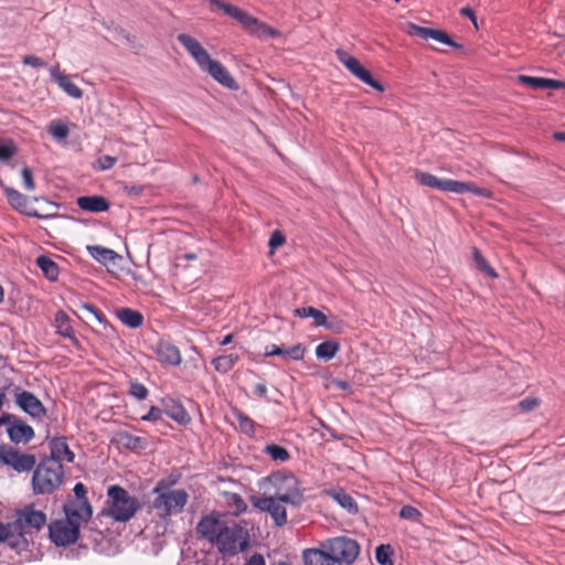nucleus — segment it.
I'll use <instances>...</instances> for the list:
<instances>
[{
  "mask_svg": "<svg viewBox=\"0 0 565 565\" xmlns=\"http://www.w3.org/2000/svg\"><path fill=\"white\" fill-rule=\"evenodd\" d=\"M196 531L203 539L216 545L223 555L234 556L248 546L247 530L235 522L221 520L216 513L202 516Z\"/></svg>",
  "mask_w": 565,
  "mask_h": 565,
  "instance_id": "obj_1",
  "label": "nucleus"
},
{
  "mask_svg": "<svg viewBox=\"0 0 565 565\" xmlns=\"http://www.w3.org/2000/svg\"><path fill=\"white\" fill-rule=\"evenodd\" d=\"M65 519L56 520L49 525V536L56 546H67L77 541L81 527L93 514L85 503H74L63 507Z\"/></svg>",
  "mask_w": 565,
  "mask_h": 565,
  "instance_id": "obj_2",
  "label": "nucleus"
},
{
  "mask_svg": "<svg viewBox=\"0 0 565 565\" xmlns=\"http://www.w3.org/2000/svg\"><path fill=\"white\" fill-rule=\"evenodd\" d=\"M178 42L186 50L201 71L207 73L214 81L230 89H237L238 85L227 68L218 61L212 60L207 51L193 36L181 33Z\"/></svg>",
  "mask_w": 565,
  "mask_h": 565,
  "instance_id": "obj_3",
  "label": "nucleus"
},
{
  "mask_svg": "<svg viewBox=\"0 0 565 565\" xmlns=\"http://www.w3.org/2000/svg\"><path fill=\"white\" fill-rule=\"evenodd\" d=\"M141 509L139 499L131 495L124 487L114 484L107 489V499L104 509L97 519L110 518L115 522L126 523L130 521Z\"/></svg>",
  "mask_w": 565,
  "mask_h": 565,
  "instance_id": "obj_4",
  "label": "nucleus"
},
{
  "mask_svg": "<svg viewBox=\"0 0 565 565\" xmlns=\"http://www.w3.org/2000/svg\"><path fill=\"white\" fill-rule=\"evenodd\" d=\"M152 492L156 497L151 507L156 514L163 520L181 513L189 500V494L184 489L172 490L171 483L166 479L159 480Z\"/></svg>",
  "mask_w": 565,
  "mask_h": 565,
  "instance_id": "obj_5",
  "label": "nucleus"
},
{
  "mask_svg": "<svg viewBox=\"0 0 565 565\" xmlns=\"http://www.w3.org/2000/svg\"><path fill=\"white\" fill-rule=\"evenodd\" d=\"M302 502L303 495L298 489L271 497H252L253 505L259 511L269 513L277 526H282L287 523V512L282 503L300 507Z\"/></svg>",
  "mask_w": 565,
  "mask_h": 565,
  "instance_id": "obj_6",
  "label": "nucleus"
},
{
  "mask_svg": "<svg viewBox=\"0 0 565 565\" xmlns=\"http://www.w3.org/2000/svg\"><path fill=\"white\" fill-rule=\"evenodd\" d=\"M33 469L31 484L34 494H52L63 483L64 467L53 459H42Z\"/></svg>",
  "mask_w": 565,
  "mask_h": 565,
  "instance_id": "obj_7",
  "label": "nucleus"
},
{
  "mask_svg": "<svg viewBox=\"0 0 565 565\" xmlns=\"http://www.w3.org/2000/svg\"><path fill=\"white\" fill-rule=\"evenodd\" d=\"M211 4L224 11L225 14L236 20L246 32L259 39L275 38L278 31L253 17L241 8L225 3L221 0H207Z\"/></svg>",
  "mask_w": 565,
  "mask_h": 565,
  "instance_id": "obj_8",
  "label": "nucleus"
},
{
  "mask_svg": "<svg viewBox=\"0 0 565 565\" xmlns=\"http://www.w3.org/2000/svg\"><path fill=\"white\" fill-rule=\"evenodd\" d=\"M323 548L330 553L341 565H351L360 554V545L353 539L338 536L330 539L323 545Z\"/></svg>",
  "mask_w": 565,
  "mask_h": 565,
  "instance_id": "obj_9",
  "label": "nucleus"
},
{
  "mask_svg": "<svg viewBox=\"0 0 565 565\" xmlns=\"http://www.w3.org/2000/svg\"><path fill=\"white\" fill-rule=\"evenodd\" d=\"M45 524L46 514L43 511L36 510L33 504H29L18 511L13 526L21 534H28L39 532Z\"/></svg>",
  "mask_w": 565,
  "mask_h": 565,
  "instance_id": "obj_10",
  "label": "nucleus"
},
{
  "mask_svg": "<svg viewBox=\"0 0 565 565\" xmlns=\"http://www.w3.org/2000/svg\"><path fill=\"white\" fill-rule=\"evenodd\" d=\"M335 56L338 61L345 66V68L359 78L364 84L371 86L377 92H384V86L376 79L373 78L371 72L366 70L358 58L349 54L342 49H338L335 51Z\"/></svg>",
  "mask_w": 565,
  "mask_h": 565,
  "instance_id": "obj_11",
  "label": "nucleus"
},
{
  "mask_svg": "<svg viewBox=\"0 0 565 565\" xmlns=\"http://www.w3.org/2000/svg\"><path fill=\"white\" fill-rule=\"evenodd\" d=\"M0 461L19 473L31 471L36 463L34 455L22 454L8 445H0Z\"/></svg>",
  "mask_w": 565,
  "mask_h": 565,
  "instance_id": "obj_12",
  "label": "nucleus"
},
{
  "mask_svg": "<svg viewBox=\"0 0 565 565\" xmlns=\"http://www.w3.org/2000/svg\"><path fill=\"white\" fill-rule=\"evenodd\" d=\"M15 404L32 419L41 420L46 415V408L43 403L32 392L18 388Z\"/></svg>",
  "mask_w": 565,
  "mask_h": 565,
  "instance_id": "obj_13",
  "label": "nucleus"
},
{
  "mask_svg": "<svg viewBox=\"0 0 565 565\" xmlns=\"http://www.w3.org/2000/svg\"><path fill=\"white\" fill-rule=\"evenodd\" d=\"M7 424V434L13 444H28L34 436V429L22 419L11 415V419Z\"/></svg>",
  "mask_w": 565,
  "mask_h": 565,
  "instance_id": "obj_14",
  "label": "nucleus"
},
{
  "mask_svg": "<svg viewBox=\"0 0 565 565\" xmlns=\"http://www.w3.org/2000/svg\"><path fill=\"white\" fill-rule=\"evenodd\" d=\"M406 32L409 35L419 36L420 39L424 40L433 39L437 42H440L452 47H460V45L454 42L451 38L443 30L424 28L409 22L407 23Z\"/></svg>",
  "mask_w": 565,
  "mask_h": 565,
  "instance_id": "obj_15",
  "label": "nucleus"
},
{
  "mask_svg": "<svg viewBox=\"0 0 565 565\" xmlns=\"http://www.w3.org/2000/svg\"><path fill=\"white\" fill-rule=\"evenodd\" d=\"M157 360L166 366H178L182 362V355L178 347L170 341L159 340L154 347Z\"/></svg>",
  "mask_w": 565,
  "mask_h": 565,
  "instance_id": "obj_16",
  "label": "nucleus"
},
{
  "mask_svg": "<svg viewBox=\"0 0 565 565\" xmlns=\"http://www.w3.org/2000/svg\"><path fill=\"white\" fill-rule=\"evenodd\" d=\"M414 178L420 185L437 189L443 192L454 193V190L458 188V185L455 184L456 180L440 179L431 173L424 171H415Z\"/></svg>",
  "mask_w": 565,
  "mask_h": 565,
  "instance_id": "obj_17",
  "label": "nucleus"
},
{
  "mask_svg": "<svg viewBox=\"0 0 565 565\" xmlns=\"http://www.w3.org/2000/svg\"><path fill=\"white\" fill-rule=\"evenodd\" d=\"M3 192L9 204L17 211L32 217L42 218L43 216L38 213L29 203L28 198L20 193L18 190L9 186H3Z\"/></svg>",
  "mask_w": 565,
  "mask_h": 565,
  "instance_id": "obj_18",
  "label": "nucleus"
},
{
  "mask_svg": "<svg viewBox=\"0 0 565 565\" xmlns=\"http://www.w3.org/2000/svg\"><path fill=\"white\" fill-rule=\"evenodd\" d=\"M50 446V456L44 459H53L57 463H62L63 461L73 462L75 455L70 449L65 437H54L49 443Z\"/></svg>",
  "mask_w": 565,
  "mask_h": 565,
  "instance_id": "obj_19",
  "label": "nucleus"
},
{
  "mask_svg": "<svg viewBox=\"0 0 565 565\" xmlns=\"http://www.w3.org/2000/svg\"><path fill=\"white\" fill-rule=\"evenodd\" d=\"M50 75L68 96L73 98H81L83 96V90L71 81L68 75L62 73L58 66L51 67Z\"/></svg>",
  "mask_w": 565,
  "mask_h": 565,
  "instance_id": "obj_20",
  "label": "nucleus"
},
{
  "mask_svg": "<svg viewBox=\"0 0 565 565\" xmlns=\"http://www.w3.org/2000/svg\"><path fill=\"white\" fill-rule=\"evenodd\" d=\"M77 206L83 211L92 213L107 212L110 207L109 201L102 195H84L76 200Z\"/></svg>",
  "mask_w": 565,
  "mask_h": 565,
  "instance_id": "obj_21",
  "label": "nucleus"
},
{
  "mask_svg": "<svg viewBox=\"0 0 565 565\" xmlns=\"http://www.w3.org/2000/svg\"><path fill=\"white\" fill-rule=\"evenodd\" d=\"M306 565H341L326 550L309 548L303 552Z\"/></svg>",
  "mask_w": 565,
  "mask_h": 565,
  "instance_id": "obj_22",
  "label": "nucleus"
},
{
  "mask_svg": "<svg viewBox=\"0 0 565 565\" xmlns=\"http://www.w3.org/2000/svg\"><path fill=\"white\" fill-rule=\"evenodd\" d=\"M518 81L533 89H559L562 84L557 79L519 75Z\"/></svg>",
  "mask_w": 565,
  "mask_h": 565,
  "instance_id": "obj_23",
  "label": "nucleus"
},
{
  "mask_svg": "<svg viewBox=\"0 0 565 565\" xmlns=\"http://www.w3.org/2000/svg\"><path fill=\"white\" fill-rule=\"evenodd\" d=\"M87 252L96 262L105 266L108 264H115L116 260L120 258L115 250L99 245L87 246Z\"/></svg>",
  "mask_w": 565,
  "mask_h": 565,
  "instance_id": "obj_24",
  "label": "nucleus"
},
{
  "mask_svg": "<svg viewBox=\"0 0 565 565\" xmlns=\"http://www.w3.org/2000/svg\"><path fill=\"white\" fill-rule=\"evenodd\" d=\"M114 440L121 447L130 450L142 449L145 447V440L135 436L126 430H120L116 433Z\"/></svg>",
  "mask_w": 565,
  "mask_h": 565,
  "instance_id": "obj_25",
  "label": "nucleus"
},
{
  "mask_svg": "<svg viewBox=\"0 0 565 565\" xmlns=\"http://www.w3.org/2000/svg\"><path fill=\"white\" fill-rule=\"evenodd\" d=\"M295 316L300 318H312L317 326L326 327L327 329H332V326L328 323L327 316L320 310L313 307H302L295 309Z\"/></svg>",
  "mask_w": 565,
  "mask_h": 565,
  "instance_id": "obj_26",
  "label": "nucleus"
},
{
  "mask_svg": "<svg viewBox=\"0 0 565 565\" xmlns=\"http://www.w3.org/2000/svg\"><path fill=\"white\" fill-rule=\"evenodd\" d=\"M36 265L50 281H56L60 275L58 265L46 255L36 258Z\"/></svg>",
  "mask_w": 565,
  "mask_h": 565,
  "instance_id": "obj_27",
  "label": "nucleus"
},
{
  "mask_svg": "<svg viewBox=\"0 0 565 565\" xmlns=\"http://www.w3.org/2000/svg\"><path fill=\"white\" fill-rule=\"evenodd\" d=\"M118 319L127 327L138 328L143 322V316L134 309L124 308L117 312Z\"/></svg>",
  "mask_w": 565,
  "mask_h": 565,
  "instance_id": "obj_28",
  "label": "nucleus"
},
{
  "mask_svg": "<svg viewBox=\"0 0 565 565\" xmlns=\"http://www.w3.org/2000/svg\"><path fill=\"white\" fill-rule=\"evenodd\" d=\"M55 326L57 333L64 338H68L74 342L77 340L74 337V329L71 326L70 318L64 311H57L55 315Z\"/></svg>",
  "mask_w": 565,
  "mask_h": 565,
  "instance_id": "obj_29",
  "label": "nucleus"
},
{
  "mask_svg": "<svg viewBox=\"0 0 565 565\" xmlns=\"http://www.w3.org/2000/svg\"><path fill=\"white\" fill-rule=\"evenodd\" d=\"M239 356L237 354L220 355L212 360L215 371L222 374L228 373L237 363Z\"/></svg>",
  "mask_w": 565,
  "mask_h": 565,
  "instance_id": "obj_30",
  "label": "nucleus"
},
{
  "mask_svg": "<svg viewBox=\"0 0 565 565\" xmlns=\"http://www.w3.org/2000/svg\"><path fill=\"white\" fill-rule=\"evenodd\" d=\"M164 412L168 417H170L171 419L175 420L179 424L185 425L191 420L188 412L180 403L173 402L172 404L167 405Z\"/></svg>",
  "mask_w": 565,
  "mask_h": 565,
  "instance_id": "obj_31",
  "label": "nucleus"
},
{
  "mask_svg": "<svg viewBox=\"0 0 565 565\" xmlns=\"http://www.w3.org/2000/svg\"><path fill=\"white\" fill-rule=\"evenodd\" d=\"M339 349H340V344L337 341H334V340L324 341L316 348V355L318 359L329 361L335 356Z\"/></svg>",
  "mask_w": 565,
  "mask_h": 565,
  "instance_id": "obj_32",
  "label": "nucleus"
},
{
  "mask_svg": "<svg viewBox=\"0 0 565 565\" xmlns=\"http://www.w3.org/2000/svg\"><path fill=\"white\" fill-rule=\"evenodd\" d=\"M458 185L457 189L454 190V193L461 194V193H473L475 195L481 196V198H491L492 193L490 190L486 188H480L475 185L471 182H463V181H457L456 183Z\"/></svg>",
  "mask_w": 565,
  "mask_h": 565,
  "instance_id": "obj_33",
  "label": "nucleus"
},
{
  "mask_svg": "<svg viewBox=\"0 0 565 565\" xmlns=\"http://www.w3.org/2000/svg\"><path fill=\"white\" fill-rule=\"evenodd\" d=\"M232 414L235 417V419H236V422L238 424L239 429L244 434H246V435H253L254 434V431H255V423H254V420L249 416H247L246 414H244L243 412H241L237 408L233 409Z\"/></svg>",
  "mask_w": 565,
  "mask_h": 565,
  "instance_id": "obj_34",
  "label": "nucleus"
},
{
  "mask_svg": "<svg viewBox=\"0 0 565 565\" xmlns=\"http://www.w3.org/2000/svg\"><path fill=\"white\" fill-rule=\"evenodd\" d=\"M472 258L480 271L484 273L486 275H488L491 278L498 277V274L495 273V270L490 266L488 260L484 258L482 253L477 247L472 248Z\"/></svg>",
  "mask_w": 565,
  "mask_h": 565,
  "instance_id": "obj_35",
  "label": "nucleus"
},
{
  "mask_svg": "<svg viewBox=\"0 0 565 565\" xmlns=\"http://www.w3.org/2000/svg\"><path fill=\"white\" fill-rule=\"evenodd\" d=\"M264 452L268 455L273 460L279 462H285L290 457L286 448L276 444L267 445L264 449Z\"/></svg>",
  "mask_w": 565,
  "mask_h": 565,
  "instance_id": "obj_36",
  "label": "nucleus"
},
{
  "mask_svg": "<svg viewBox=\"0 0 565 565\" xmlns=\"http://www.w3.org/2000/svg\"><path fill=\"white\" fill-rule=\"evenodd\" d=\"M226 503L230 508L233 509V513L238 515L246 511L247 505L243 498L237 493H225Z\"/></svg>",
  "mask_w": 565,
  "mask_h": 565,
  "instance_id": "obj_37",
  "label": "nucleus"
},
{
  "mask_svg": "<svg viewBox=\"0 0 565 565\" xmlns=\"http://www.w3.org/2000/svg\"><path fill=\"white\" fill-rule=\"evenodd\" d=\"M47 131L57 140L66 139L70 134L68 126L57 120H53L50 122Z\"/></svg>",
  "mask_w": 565,
  "mask_h": 565,
  "instance_id": "obj_38",
  "label": "nucleus"
},
{
  "mask_svg": "<svg viewBox=\"0 0 565 565\" xmlns=\"http://www.w3.org/2000/svg\"><path fill=\"white\" fill-rule=\"evenodd\" d=\"M393 551L390 545H380L375 550V559L380 565H393Z\"/></svg>",
  "mask_w": 565,
  "mask_h": 565,
  "instance_id": "obj_39",
  "label": "nucleus"
},
{
  "mask_svg": "<svg viewBox=\"0 0 565 565\" xmlns=\"http://www.w3.org/2000/svg\"><path fill=\"white\" fill-rule=\"evenodd\" d=\"M74 494H75V499L74 500H68L64 505H72L74 503H85L86 507L89 508V510H92V505L88 501V499L86 498V487L82 483V482H78L75 484L74 489Z\"/></svg>",
  "mask_w": 565,
  "mask_h": 565,
  "instance_id": "obj_40",
  "label": "nucleus"
},
{
  "mask_svg": "<svg viewBox=\"0 0 565 565\" xmlns=\"http://www.w3.org/2000/svg\"><path fill=\"white\" fill-rule=\"evenodd\" d=\"M306 348L301 343H297L289 349L282 348V356L284 359H290L292 361H301L305 358Z\"/></svg>",
  "mask_w": 565,
  "mask_h": 565,
  "instance_id": "obj_41",
  "label": "nucleus"
},
{
  "mask_svg": "<svg viewBox=\"0 0 565 565\" xmlns=\"http://www.w3.org/2000/svg\"><path fill=\"white\" fill-rule=\"evenodd\" d=\"M334 499L342 508L347 509L349 512H358V504L350 494L341 491L334 494Z\"/></svg>",
  "mask_w": 565,
  "mask_h": 565,
  "instance_id": "obj_42",
  "label": "nucleus"
},
{
  "mask_svg": "<svg viewBox=\"0 0 565 565\" xmlns=\"http://www.w3.org/2000/svg\"><path fill=\"white\" fill-rule=\"evenodd\" d=\"M128 393L136 399L143 401L147 398L149 391L142 383L135 380L130 381Z\"/></svg>",
  "mask_w": 565,
  "mask_h": 565,
  "instance_id": "obj_43",
  "label": "nucleus"
},
{
  "mask_svg": "<svg viewBox=\"0 0 565 565\" xmlns=\"http://www.w3.org/2000/svg\"><path fill=\"white\" fill-rule=\"evenodd\" d=\"M398 515L404 520H409L413 522H419L422 513L418 509L412 505H404Z\"/></svg>",
  "mask_w": 565,
  "mask_h": 565,
  "instance_id": "obj_44",
  "label": "nucleus"
},
{
  "mask_svg": "<svg viewBox=\"0 0 565 565\" xmlns=\"http://www.w3.org/2000/svg\"><path fill=\"white\" fill-rule=\"evenodd\" d=\"M17 153V147L12 141H0V160H9Z\"/></svg>",
  "mask_w": 565,
  "mask_h": 565,
  "instance_id": "obj_45",
  "label": "nucleus"
},
{
  "mask_svg": "<svg viewBox=\"0 0 565 565\" xmlns=\"http://www.w3.org/2000/svg\"><path fill=\"white\" fill-rule=\"evenodd\" d=\"M117 159L111 156H102L96 160L94 168L100 171L108 170L113 168L116 163Z\"/></svg>",
  "mask_w": 565,
  "mask_h": 565,
  "instance_id": "obj_46",
  "label": "nucleus"
},
{
  "mask_svg": "<svg viewBox=\"0 0 565 565\" xmlns=\"http://www.w3.org/2000/svg\"><path fill=\"white\" fill-rule=\"evenodd\" d=\"M285 242H286L285 235L280 231L276 230L270 235L268 245L273 250H275L276 248L282 246L285 244Z\"/></svg>",
  "mask_w": 565,
  "mask_h": 565,
  "instance_id": "obj_47",
  "label": "nucleus"
},
{
  "mask_svg": "<svg viewBox=\"0 0 565 565\" xmlns=\"http://www.w3.org/2000/svg\"><path fill=\"white\" fill-rule=\"evenodd\" d=\"M21 175L23 179L24 188L28 191H33L35 189V183L33 180L32 171L28 167H24L21 171Z\"/></svg>",
  "mask_w": 565,
  "mask_h": 565,
  "instance_id": "obj_48",
  "label": "nucleus"
},
{
  "mask_svg": "<svg viewBox=\"0 0 565 565\" xmlns=\"http://www.w3.org/2000/svg\"><path fill=\"white\" fill-rule=\"evenodd\" d=\"M22 62L24 65H29L34 68H41L46 65L45 62L41 57L35 56V55H25L23 57Z\"/></svg>",
  "mask_w": 565,
  "mask_h": 565,
  "instance_id": "obj_49",
  "label": "nucleus"
},
{
  "mask_svg": "<svg viewBox=\"0 0 565 565\" xmlns=\"http://www.w3.org/2000/svg\"><path fill=\"white\" fill-rule=\"evenodd\" d=\"M161 417L162 411L157 406H151L149 412L146 415L141 416V419L146 422H157L161 419Z\"/></svg>",
  "mask_w": 565,
  "mask_h": 565,
  "instance_id": "obj_50",
  "label": "nucleus"
},
{
  "mask_svg": "<svg viewBox=\"0 0 565 565\" xmlns=\"http://www.w3.org/2000/svg\"><path fill=\"white\" fill-rule=\"evenodd\" d=\"M86 536L90 539L94 543H98L100 540H103V532L89 526L87 529H84L82 535L83 539H85Z\"/></svg>",
  "mask_w": 565,
  "mask_h": 565,
  "instance_id": "obj_51",
  "label": "nucleus"
},
{
  "mask_svg": "<svg viewBox=\"0 0 565 565\" xmlns=\"http://www.w3.org/2000/svg\"><path fill=\"white\" fill-rule=\"evenodd\" d=\"M539 405V401L536 398H524L520 401L519 406L524 412H530L534 409Z\"/></svg>",
  "mask_w": 565,
  "mask_h": 565,
  "instance_id": "obj_52",
  "label": "nucleus"
},
{
  "mask_svg": "<svg viewBox=\"0 0 565 565\" xmlns=\"http://www.w3.org/2000/svg\"><path fill=\"white\" fill-rule=\"evenodd\" d=\"M254 394L259 398L267 399V385L264 381L254 386Z\"/></svg>",
  "mask_w": 565,
  "mask_h": 565,
  "instance_id": "obj_53",
  "label": "nucleus"
},
{
  "mask_svg": "<svg viewBox=\"0 0 565 565\" xmlns=\"http://www.w3.org/2000/svg\"><path fill=\"white\" fill-rule=\"evenodd\" d=\"M11 527L10 523L0 522V542H4L11 536Z\"/></svg>",
  "mask_w": 565,
  "mask_h": 565,
  "instance_id": "obj_54",
  "label": "nucleus"
},
{
  "mask_svg": "<svg viewBox=\"0 0 565 565\" xmlns=\"http://www.w3.org/2000/svg\"><path fill=\"white\" fill-rule=\"evenodd\" d=\"M282 348L276 344H270L265 348V356L281 355Z\"/></svg>",
  "mask_w": 565,
  "mask_h": 565,
  "instance_id": "obj_55",
  "label": "nucleus"
},
{
  "mask_svg": "<svg viewBox=\"0 0 565 565\" xmlns=\"http://www.w3.org/2000/svg\"><path fill=\"white\" fill-rule=\"evenodd\" d=\"M460 14L469 18L471 20V22L475 24V26H477V18L471 8H469V7L461 8Z\"/></svg>",
  "mask_w": 565,
  "mask_h": 565,
  "instance_id": "obj_56",
  "label": "nucleus"
},
{
  "mask_svg": "<svg viewBox=\"0 0 565 565\" xmlns=\"http://www.w3.org/2000/svg\"><path fill=\"white\" fill-rule=\"evenodd\" d=\"M245 565H265V559L260 554H254Z\"/></svg>",
  "mask_w": 565,
  "mask_h": 565,
  "instance_id": "obj_57",
  "label": "nucleus"
},
{
  "mask_svg": "<svg viewBox=\"0 0 565 565\" xmlns=\"http://www.w3.org/2000/svg\"><path fill=\"white\" fill-rule=\"evenodd\" d=\"M125 191L130 195H139L142 193V188L139 185H126Z\"/></svg>",
  "mask_w": 565,
  "mask_h": 565,
  "instance_id": "obj_58",
  "label": "nucleus"
},
{
  "mask_svg": "<svg viewBox=\"0 0 565 565\" xmlns=\"http://www.w3.org/2000/svg\"><path fill=\"white\" fill-rule=\"evenodd\" d=\"M85 308H86V309H88L89 311H92V312L96 316V318H97L99 321H102L103 315H102L97 309H95V308H94L93 306H90V305L85 306Z\"/></svg>",
  "mask_w": 565,
  "mask_h": 565,
  "instance_id": "obj_59",
  "label": "nucleus"
},
{
  "mask_svg": "<svg viewBox=\"0 0 565 565\" xmlns=\"http://www.w3.org/2000/svg\"><path fill=\"white\" fill-rule=\"evenodd\" d=\"M232 341H233V334H227V335H225V337L220 341V344H221V345H227V344H230Z\"/></svg>",
  "mask_w": 565,
  "mask_h": 565,
  "instance_id": "obj_60",
  "label": "nucleus"
},
{
  "mask_svg": "<svg viewBox=\"0 0 565 565\" xmlns=\"http://www.w3.org/2000/svg\"><path fill=\"white\" fill-rule=\"evenodd\" d=\"M554 138L559 141H565V132L564 131H557L554 134Z\"/></svg>",
  "mask_w": 565,
  "mask_h": 565,
  "instance_id": "obj_61",
  "label": "nucleus"
},
{
  "mask_svg": "<svg viewBox=\"0 0 565 565\" xmlns=\"http://www.w3.org/2000/svg\"><path fill=\"white\" fill-rule=\"evenodd\" d=\"M11 419V415L10 414H6L3 416L0 417V426H2L3 424H6L7 422H9Z\"/></svg>",
  "mask_w": 565,
  "mask_h": 565,
  "instance_id": "obj_62",
  "label": "nucleus"
},
{
  "mask_svg": "<svg viewBox=\"0 0 565 565\" xmlns=\"http://www.w3.org/2000/svg\"><path fill=\"white\" fill-rule=\"evenodd\" d=\"M6 402V394L3 392L0 393V408L3 406Z\"/></svg>",
  "mask_w": 565,
  "mask_h": 565,
  "instance_id": "obj_63",
  "label": "nucleus"
},
{
  "mask_svg": "<svg viewBox=\"0 0 565 565\" xmlns=\"http://www.w3.org/2000/svg\"><path fill=\"white\" fill-rule=\"evenodd\" d=\"M338 386L345 388L348 386V384L345 382L340 381V382H338Z\"/></svg>",
  "mask_w": 565,
  "mask_h": 565,
  "instance_id": "obj_64",
  "label": "nucleus"
}]
</instances>
